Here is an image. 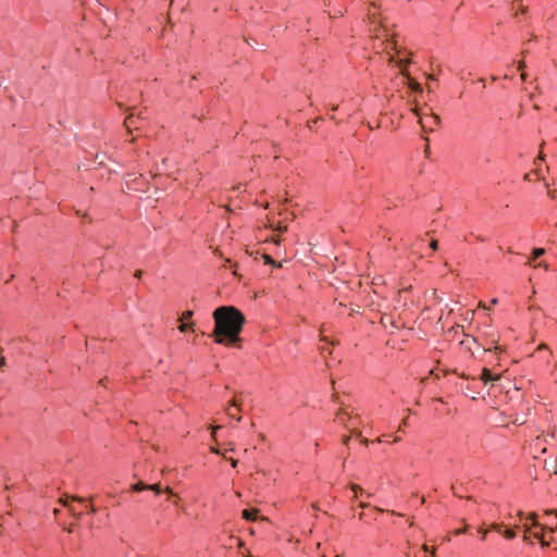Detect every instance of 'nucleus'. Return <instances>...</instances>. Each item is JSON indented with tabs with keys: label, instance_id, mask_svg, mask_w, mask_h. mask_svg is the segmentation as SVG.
<instances>
[{
	"label": "nucleus",
	"instance_id": "23",
	"mask_svg": "<svg viewBox=\"0 0 557 557\" xmlns=\"http://www.w3.org/2000/svg\"><path fill=\"white\" fill-rule=\"evenodd\" d=\"M530 531H531V528L528 524H524V536H523L524 540L528 539V533H530Z\"/></svg>",
	"mask_w": 557,
	"mask_h": 557
},
{
	"label": "nucleus",
	"instance_id": "25",
	"mask_svg": "<svg viewBox=\"0 0 557 557\" xmlns=\"http://www.w3.org/2000/svg\"><path fill=\"white\" fill-rule=\"evenodd\" d=\"M407 420H408L407 418L403 420L401 424H400V425H399V428H398V431H399V432H403L404 426H406V425H407Z\"/></svg>",
	"mask_w": 557,
	"mask_h": 557
},
{
	"label": "nucleus",
	"instance_id": "30",
	"mask_svg": "<svg viewBox=\"0 0 557 557\" xmlns=\"http://www.w3.org/2000/svg\"><path fill=\"white\" fill-rule=\"evenodd\" d=\"M73 500L78 502L81 505L85 504V500L83 498H73Z\"/></svg>",
	"mask_w": 557,
	"mask_h": 557
},
{
	"label": "nucleus",
	"instance_id": "2",
	"mask_svg": "<svg viewBox=\"0 0 557 557\" xmlns=\"http://www.w3.org/2000/svg\"><path fill=\"white\" fill-rule=\"evenodd\" d=\"M479 384L480 382L478 380L472 379L471 382H469L468 380L462 381L458 386L466 396H470L472 399H475V395L480 394V392L478 391Z\"/></svg>",
	"mask_w": 557,
	"mask_h": 557
},
{
	"label": "nucleus",
	"instance_id": "35",
	"mask_svg": "<svg viewBox=\"0 0 557 557\" xmlns=\"http://www.w3.org/2000/svg\"><path fill=\"white\" fill-rule=\"evenodd\" d=\"M497 302H498V299H497V298H493V299L491 300V304H492V305H496Z\"/></svg>",
	"mask_w": 557,
	"mask_h": 557
},
{
	"label": "nucleus",
	"instance_id": "39",
	"mask_svg": "<svg viewBox=\"0 0 557 557\" xmlns=\"http://www.w3.org/2000/svg\"><path fill=\"white\" fill-rule=\"evenodd\" d=\"M361 443L364 445H368L369 441L367 438H364V440H361Z\"/></svg>",
	"mask_w": 557,
	"mask_h": 557
},
{
	"label": "nucleus",
	"instance_id": "24",
	"mask_svg": "<svg viewBox=\"0 0 557 557\" xmlns=\"http://www.w3.org/2000/svg\"><path fill=\"white\" fill-rule=\"evenodd\" d=\"M430 247H431L433 250H436V249H437V247H438V243H437V240H432V242L430 243Z\"/></svg>",
	"mask_w": 557,
	"mask_h": 557
},
{
	"label": "nucleus",
	"instance_id": "10",
	"mask_svg": "<svg viewBox=\"0 0 557 557\" xmlns=\"http://www.w3.org/2000/svg\"><path fill=\"white\" fill-rule=\"evenodd\" d=\"M125 126L127 129H131L133 126L137 128L136 122H135V113L131 112L128 116L125 119Z\"/></svg>",
	"mask_w": 557,
	"mask_h": 557
},
{
	"label": "nucleus",
	"instance_id": "18",
	"mask_svg": "<svg viewBox=\"0 0 557 557\" xmlns=\"http://www.w3.org/2000/svg\"><path fill=\"white\" fill-rule=\"evenodd\" d=\"M504 536L507 539V540H512L516 537V532L511 529H507L504 531Z\"/></svg>",
	"mask_w": 557,
	"mask_h": 557
},
{
	"label": "nucleus",
	"instance_id": "19",
	"mask_svg": "<svg viewBox=\"0 0 557 557\" xmlns=\"http://www.w3.org/2000/svg\"><path fill=\"white\" fill-rule=\"evenodd\" d=\"M178 330H180L181 332H186L187 330H191V331H194V324L182 323V324L178 326Z\"/></svg>",
	"mask_w": 557,
	"mask_h": 557
},
{
	"label": "nucleus",
	"instance_id": "31",
	"mask_svg": "<svg viewBox=\"0 0 557 557\" xmlns=\"http://www.w3.org/2000/svg\"><path fill=\"white\" fill-rule=\"evenodd\" d=\"M264 259H265L267 263H271L272 262V258L270 256H264Z\"/></svg>",
	"mask_w": 557,
	"mask_h": 557
},
{
	"label": "nucleus",
	"instance_id": "21",
	"mask_svg": "<svg viewBox=\"0 0 557 557\" xmlns=\"http://www.w3.org/2000/svg\"><path fill=\"white\" fill-rule=\"evenodd\" d=\"M193 314H194L193 311L187 310V311L183 312L181 320L182 321L189 320L193 317Z\"/></svg>",
	"mask_w": 557,
	"mask_h": 557
},
{
	"label": "nucleus",
	"instance_id": "37",
	"mask_svg": "<svg viewBox=\"0 0 557 557\" xmlns=\"http://www.w3.org/2000/svg\"><path fill=\"white\" fill-rule=\"evenodd\" d=\"M136 277H140L141 276V271H137L136 274H135Z\"/></svg>",
	"mask_w": 557,
	"mask_h": 557
},
{
	"label": "nucleus",
	"instance_id": "28",
	"mask_svg": "<svg viewBox=\"0 0 557 557\" xmlns=\"http://www.w3.org/2000/svg\"><path fill=\"white\" fill-rule=\"evenodd\" d=\"M230 461H231L232 467H234V468H235V467L237 466V463H238V460L233 459V458H231V459H230Z\"/></svg>",
	"mask_w": 557,
	"mask_h": 557
},
{
	"label": "nucleus",
	"instance_id": "11",
	"mask_svg": "<svg viewBox=\"0 0 557 557\" xmlns=\"http://www.w3.org/2000/svg\"><path fill=\"white\" fill-rule=\"evenodd\" d=\"M257 517V510H252V509H245L243 511V518L248 520V521H252L255 520Z\"/></svg>",
	"mask_w": 557,
	"mask_h": 557
},
{
	"label": "nucleus",
	"instance_id": "13",
	"mask_svg": "<svg viewBox=\"0 0 557 557\" xmlns=\"http://www.w3.org/2000/svg\"><path fill=\"white\" fill-rule=\"evenodd\" d=\"M147 487H148V484H145L144 482L139 481V482H137V483L133 484V485L131 486V490H132L133 492H141V491H146V490H147Z\"/></svg>",
	"mask_w": 557,
	"mask_h": 557
},
{
	"label": "nucleus",
	"instance_id": "36",
	"mask_svg": "<svg viewBox=\"0 0 557 557\" xmlns=\"http://www.w3.org/2000/svg\"><path fill=\"white\" fill-rule=\"evenodd\" d=\"M539 267H544L545 269L547 268V264H545L544 262H540L539 263Z\"/></svg>",
	"mask_w": 557,
	"mask_h": 557
},
{
	"label": "nucleus",
	"instance_id": "15",
	"mask_svg": "<svg viewBox=\"0 0 557 557\" xmlns=\"http://www.w3.org/2000/svg\"><path fill=\"white\" fill-rule=\"evenodd\" d=\"M409 85L414 92H422V86L418 82L410 78Z\"/></svg>",
	"mask_w": 557,
	"mask_h": 557
},
{
	"label": "nucleus",
	"instance_id": "20",
	"mask_svg": "<svg viewBox=\"0 0 557 557\" xmlns=\"http://www.w3.org/2000/svg\"><path fill=\"white\" fill-rule=\"evenodd\" d=\"M351 491L354 492V497H358V492H360L361 494L363 493L362 488L358 485H352L351 486Z\"/></svg>",
	"mask_w": 557,
	"mask_h": 557
},
{
	"label": "nucleus",
	"instance_id": "38",
	"mask_svg": "<svg viewBox=\"0 0 557 557\" xmlns=\"http://www.w3.org/2000/svg\"><path fill=\"white\" fill-rule=\"evenodd\" d=\"M3 364H4V358H3V357H1V358H0V367H1V366H3Z\"/></svg>",
	"mask_w": 557,
	"mask_h": 557
},
{
	"label": "nucleus",
	"instance_id": "12",
	"mask_svg": "<svg viewBox=\"0 0 557 557\" xmlns=\"http://www.w3.org/2000/svg\"><path fill=\"white\" fill-rule=\"evenodd\" d=\"M545 253V249L544 248H534L533 251H532V257L531 259L528 261V264H531V262L540 257H542L543 255Z\"/></svg>",
	"mask_w": 557,
	"mask_h": 557
},
{
	"label": "nucleus",
	"instance_id": "44",
	"mask_svg": "<svg viewBox=\"0 0 557 557\" xmlns=\"http://www.w3.org/2000/svg\"><path fill=\"white\" fill-rule=\"evenodd\" d=\"M376 442L381 443V442H383V438L379 437V438H376Z\"/></svg>",
	"mask_w": 557,
	"mask_h": 557
},
{
	"label": "nucleus",
	"instance_id": "42",
	"mask_svg": "<svg viewBox=\"0 0 557 557\" xmlns=\"http://www.w3.org/2000/svg\"><path fill=\"white\" fill-rule=\"evenodd\" d=\"M463 532H465V530H457V531H456V534H461V533H463Z\"/></svg>",
	"mask_w": 557,
	"mask_h": 557
},
{
	"label": "nucleus",
	"instance_id": "27",
	"mask_svg": "<svg viewBox=\"0 0 557 557\" xmlns=\"http://www.w3.org/2000/svg\"><path fill=\"white\" fill-rule=\"evenodd\" d=\"M349 441H350V436H344L343 444L348 445Z\"/></svg>",
	"mask_w": 557,
	"mask_h": 557
},
{
	"label": "nucleus",
	"instance_id": "29",
	"mask_svg": "<svg viewBox=\"0 0 557 557\" xmlns=\"http://www.w3.org/2000/svg\"><path fill=\"white\" fill-rule=\"evenodd\" d=\"M339 15H343V11L342 10H338L334 15H331L332 17H336V16H339Z\"/></svg>",
	"mask_w": 557,
	"mask_h": 557
},
{
	"label": "nucleus",
	"instance_id": "1",
	"mask_svg": "<svg viewBox=\"0 0 557 557\" xmlns=\"http://www.w3.org/2000/svg\"><path fill=\"white\" fill-rule=\"evenodd\" d=\"M215 343L237 346L240 332L246 322L245 315L233 306H221L213 311Z\"/></svg>",
	"mask_w": 557,
	"mask_h": 557
},
{
	"label": "nucleus",
	"instance_id": "5",
	"mask_svg": "<svg viewBox=\"0 0 557 557\" xmlns=\"http://www.w3.org/2000/svg\"><path fill=\"white\" fill-rule=\"evenodd\" d=\"M349 411L345 408H341L335 414L334 422H336L339 425H343L346 429H349V423L347 421Z\"/></svg>",
	"mask_w": 557,
	"mask_h": 557
},
{
	"label": "nucleus",
	"instance_id": "8",
	"mask_svg": "<svg viewBox=\"0 0 557 557\" xmlns=\"http://www.w3.org/2000/svg\"><path fill=\"white\" fill-rule=\"evenodd\" d=\"M480 380L486 384L488 382L499 380V375H494L488 369H483Z\"/></svg>",
	"mask_w": 557,
	"mask_h": 557
},
{
	"label": "nucleus",
	"instance_id": "3",
	"mask_svg": "<svg viewBox=\"0 0 557 557\" xmlns=\"http://www.w3.org/2000/svg\"><path fill=\"white\" fill-rule=\"evenodd\" d=\"M440 116L433 113L420 116V124L424 131L432 132L440 124Z\"/></svg>",
	"mask_w": 557,
	"mask_h": 557
},
{
	"label": "nucleus",
	"instance_id": "41",
	"mask_svg": "<svg viewBox=\"0 0 557 557\" xmlns=\"http://www.w3.org/2000/svg\"><path fill=\"white\" fill-rule=\"evenodd\" d=\"M138 119H144V116H143V111H140V112L138 113Z\"/></svg>",
	"mask_w": 557,
	"mask_h": 557
},
{
	"label": "nucleus",
	"instance_id": "22",
	"mask_svg": "<svg viewBox=\"0 0 557 557\" xmlns=\"http://www.w3.org/2000/svg\"><path fill=\"white\" fill-rule=\"evenodd\" d=\"M503 524L494 523L492 524V529L496 532H502Z\"/></svg>",
	"mask_w": 557,
	"mask_h": 557
},
{
	"label": "nucleus",
	"instance_id": "34",
	"mask_svg": "<svg viewBox=\"0 0 557 557\" xmlns=\"http://www.w3.org/2000/svg\"><path fill=\"white\" fill-rule=\"evenodd\" d=\"M518 516H519L520 520H522V519L524 518V513H523V511H521V510H520V511L518 512Z\"/></svg>",
	"mask_w": 557,
	"mask_h": 557
},
{
	"label": "nucleus",
	"instance_id": "33",
	"mask_svg": "<svg viewBox=\"0 0 557 557\" xmlns=\"http://www.w3.org/2000/svg\"><path fill=\"white\" fill-rule=\"evenodd\" d=\"M486 534H487V532H486V531H481V539H482V540H485Z\"/></svg>",
	"mask_w": 557,
	"mask_h": 557
},
{
	"label": "nucleus",
	"instance_id": "40",
	"mask_svg": "<svg viewBox=\"0 0 557 557\" xmlns=\"http://www.w3.org/2000/svg\"><path fill=\"white\" fill-rule=\"evenodd\" d=\"M399 441H400V437L396 436V437L394 438V441H393V442H394V443H397V442H399Z\"/></svg>",
	"mask_w": 557,
	"mask_h": 557
},
{
	"label": "nucleus",
	"instance_id": "26",
	"mask_svg": "<svg viewBox=\"0 0 557 557\" xmlns=\"http://www.w3.org/2000/svg\"><path fill=\"white\" fill-rule=\"evenodd\" d=\"M524 66H525V63L523 61H520L518 64V70L521 71L524 69Z\"/></svg>",
	"mask_w": 557,
	"mask_h": 557
},
{
	"label": "nucleus",
	"instance_id": "14",
	"mask_svg": "<svg viewBox=\"0 0 557 557\" xmlns=\"http://www.w3.org/2000/svg\"><path fill=\"white\" fill-rule=\"evenodd\" d=\"M533 536H534L535 539H537V540L541 542V545H542L543 547H548V546H549V542H547V541L544 539V534H543V532H534V533H533Z\"/></svg>",
	"mask_w": 557,
	"mask_h": 557
},
{
	"label": "nucleus",
	"instance_id": "4",
	"mask_svg": "<svg viewBox=\"0 0 557 557\" xmlns=\"http://www.w3.org/2000/svg\"><path fill=\"white\" fill-rule=\"evenodd\" d=\"M347 421L349 423V431H351L356 436H360V432H357V429L361 422V417L358 412H355L352 409L349 411V416L347 418Z\"/></svg>",
	"mask_w": 557,
	"mask_h": 557
},
{
	"label": "nucleus",
	"instance_id": "43",
	"mask_svg": "<svg viewBox=\"0 0 557 557\" xmlns=\"http://www.w3.org/2000/svg\"><path fill=\"white\" fill-rule=\"evenodd\" d=\"M387 45L395 49V45L393 42H388Z\"/></svg>",
	"mask_w": 557,
	"mask_h": 557
},
{
	"label": "nucleus",
	"instance_id": "17",
	"mask_svg": "<svg viewBox=\"0 0 557 557\" xmlns=\"http://www.w3.org/2000/svg\"><path fill=\"white\" fill-rule=\"evenodd\" d=\"M147 490L154 492L157 495H159L161 493V487H160V484H158V483H156V484H148Z\"/></svg>",
	"mask_w": 557,
	"mask_h": 557
},
{
	"label": "nucleus",
	"instance_id": "32",
	"mask_svg": "<svg viewBox=\"0 0 557 557\" xmlns=\"http://www.w3.org/2000/svg\"><path fill=\"white\" fill-rule=\"evenodd\" d=\"M165 492H166L168 494H170V495H174V493H173L172 488H171V487H169V486L165 488Z\"/></svg>",
	"mask_w": 557,
	"mask_h": 557
},
{
	"label": "nucleus",
	"instance_id": "7",
	"mask_svg": "<svg viewBox=\"0 0 557 557\" xmlns=\"http://www.w3.org/2000/svg\"><path fill=\"white\" fill-rule=\"evenodd\" d=\"M545 515H546L547 517H549V516H553V515H554V516H555V519H556V524H554V521H548V522H547L548 524H547V525H545V527H542V529H547L549 532H555V531L557 530V510H552V509H550V510H546V511H545Z\"/></svg>",
	"mask_w": 557,
	"mask_h": 557
},
{
	"label": "nucleus",
	"instance_id": "6",
	"mask_svg": "<svg viewBox=\"0 0 557 557\" xmlns=\"http://www.w3.org/2000/svg\"><path fill=\"white\" fill-rule=\"evenodd\" d=\"M240 411L239 403L235 398L232 400L231 405L226 408V413L230 418L236 419L237 421L242 420V417L237 414Z\"/></svg>",
	"mask_w": 557,
	"mask_h": 557
},
{
	"label": "nucleus",
	"instance_id": "16",
	"mask_svg": "<svg viewBox=\"0 0 557 557\" xmlns=\"http://www.w3.org/2000/svg\"><path fill=\"white\" fill-rule=\"evenodd\" d=\"M528 519L532 521V527H542L539 522H537V515L535 512H531L529 516H528Z\"/></svg>",
	"mask_w": 557,
	"mask_h": 557
},
{
	"label": "nucleus",
	"instance_id": "9",
	"mask_svg": "<svg viewBox=\"0 0 557 557\" xmlns=\"http://www.w3.org/2000/svg\"><path fill=\"white\" fill-rule=\"evenodd\" d=\"M60 502L63 503V505L69 508V511L74 517L79 518L82 516L83 511L82 510H77V508L75 506H73V505H70L67 500L60 499Z\"/></svg>",
	"mask_w": 557,
	"mask_h": 557
}]
</instances>
